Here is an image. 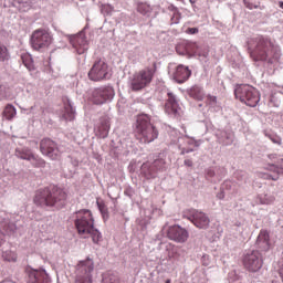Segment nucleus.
Masks as SVG:
<instances>
[{"instance_id":"f257e3e1","label":"nucleus","mask_w":283,"mask_h":283,"mask_svg":"<svg viewBox=\"0 0 283 283\" xmlns=\"http://www.w3.org/2000/svg\"><path fill=\"white\" fill-rule=\"evenodd\" d=\"M248 52L255 62L268 63L273 65L277 63L282 56V49L271 38L264 35H255L248 40Z\"/></svg>"},{"instance_id":"f03ea898","label":"nucleus","mask_w":283,"mask_h":283,"mask_svg":"<svg viewBox=\"0 0 283 283\" xmlns=\"http://www.w3.org/2000/svg\"><path fill=\"white\" fill-rule=\"evenodd\" d=\"M67 200V193L65 190L59 187H50L44 189H39L35 192L33 202L36 207H54L55 209H63Z\"/></svg>"},{"instance_id":"7ed1b4c3","label":"nucleus","mask_w":283,"mask_h":283,"mask_svg":"<svg viewBox=\"0 0 283 283\" xmlns=\"http://www.w3.org/2000/svg\"><path fill=\"white\" fill-rule=\"evenodd\" d=\"M135 136L142 145H149L158 138V128L151 124V117L147 114H142L137 117Z\"/></svg>"},{"instance_id":"20e7f679","label":"nucleus","mask_w":283,"mask_h":283,"mask_svg":"<svg viewBox=\"0 0 283 283\" xmlns=\"http://www.w3.org/2000/svg\"><path fill=\"white\" fill-rule=\"evenodd\" d=\"M72 220L78 235H82V238H88L90 232L94 227V216L92 214V211L88 209L75 211L72 214Z\"/></svg>"},{"instance_id":"39448f33","label":"nucleus","mask_w":283,"mask_h":283,"mask_svg":"<svg viewBox=\"0 0 283 283\" xmlns=\"http://www.w3.org/2000/svg\"><path fill=\"white\" fill-rule=\"evenodd\" d=\"M235 98H238L241 103H244L248 107H258V103H260V92L256 91L255 87L241 84L234 90Z\"/></svg>"},{"instance_id":"423d86ee","label":"nucleus","mask_w":283,"mask_h":283,"mask_svg":"<svg viewBox=\"0 0 283 283\" xmlns=\"http://www.w3.org/2000/svg\"><path fill=\"white\" fill-rule=\"evenodd\" d=\"M92 273H94V260L86 258L80 261L75 270V283H93Z\"/></svg>"},{"instance_id":"0eeeda50","label":"nucleus","mask_w":283,"mask_h":283,"mask_svg":"<svg viewBox=\"0 0 283 283\" xmlns=\"http://www.w3.org/2000/svg\"><path fill=\"white\" fill-rule=\"evenodd\" d=\"M52 45V35L44 29L35 30L31 35V48L36 51L45 50Z\"/></svg>"},{"instance_id":"6e6552de","label":"nucleus","mask_w":283,"mask_h":283,"mask_svg":"<svg viewBox=\"0 0 283 283\" xmlns=\"http://www.w3.org/2000/svg\"><path fill=\"white\" fill-rule=\"evenodd\" d=\"M40 151L42 156H46L50 160H60L63 154L59 144L50 138H43L40 142Z\"/></svg>"},{"instance_id":"1a4fd4ad","label":"nucleus","mask_w":283,"mask_h":283,"mask_svg":"<svg viewBox=\"0 0 283 283\" xmlns=\"http://www.w3.org/2000/svg\"><path fill=\"white\" fill-rule=\"evenodd\" d=\"M153 78L154 70L146 69L134 75L133 80L130 81V90H133V92H140V90H145V87L151 83Z\"/></svg>"},{"instance_id":"9d476101","label":"nucleus","mask_w":283,"mask_h":283,"mask_svg":"<svg viewBox=\"0 0 283 283\" xmlns=\"http://www.w3.org/2000/svg\"><path fill=\"white\" fill-rule=\"evenodd\" d=\"M243 266L250 273H258L262 269V254H260V251H249L243 256Z\"/></svg>"},{"instance_id":"9b49d317","label":"nucleus","mask_w":283,"mask_h":283,"mask_svg":"<svg viewBox=\"0 0 283 283\" xmlns=\"http://www.w3.org/2000/svg\"><path fill=\"white\" fill-rule=\"evenodd\" d=\"M109 76H112L109 74V66L103 60L95 61L88 72V78L91 81H105Z\"/></svg>"},{"instance_id":"f8f14e48","label":"nucleus","mask_w":283,"mask_h":283,"mask_svg":"<svg viewBox=\"0 0 283 283\" xmlns=\"http://www.w3.org/2000/svg\"><path fill=\"white\" fill-rule=\"evenodd\" d=\"M166 94V103L164 106V112L170 118H178L180 116V104L178 103V97L171 91H165Z\"/></svg>"},{"instance_id":"ddd939ff","label":"nucleus","mask_w":283,"mask_h":283,"mask_svg":"<svg viewBox=\"0 0 283 283\" xmlns=\"http://www.w3.org/2000/svg\"><path fill=\"white\" fill-rule=\"evenodd\" d=\"M114 87L112 86H103L99 88H95L92 92V101L94 105H103L104 103H109L114 99L115 96Z\"/></svg>"},{"instance_id":"4468645a","label":"nucleus","mask_w":283,"mask_h":283,"mask_svg":"<svg viewBox=\"0 0 283 283\" xmlns=\"http://www.w3.org/2000/svg\"><path fill=\"white\" fill-rule=\"evenodd\" d=\"M185 218L192 222L197 229H209V224L211 223L209 216L200 210H191Z\"/></svg>"},{"instance_id":"2eb2a0df","label":"nucleus","mask_w":283,"mask_h":283,"mask_svg":"<svg viewBox=\"0 0 283 283\" xmlns=\"http://www.w3.org/2000/svg\"><path fill=\"white\" fill-rule=\"evenodd\" d=\"M25 274L28 283H52L45 270H34L32 266H27Z\"/></svg>"},{"instance_id":"dca6fc26","label":"nucleus","mask_w":283,"mask_h":283,"mask_svg":"<svg viewBox=\"0 0 283 283\" xmlns=\"http://www.w3.org/2000/svg\"><path fill=\"white\" fill-rule=\"evenodd\" d=\"M69 41L77 54H85L86 50L90 49L87 38L83 31L76 35H69Z\"/></svg>"},{"instance_id":"f3484780","label":"nucleus","mask_w":283,"mask_h":283,"mask_svg":"<svg viewBox=\"0 0 283 283\" xmlns=\"http://www.w3.org/2000/svg\"><path fill=\"white\" fill-rule=\"evenodd\" d=\"M167 237L169 238V240L182 244L189 239V232L180 226H172L168 229Z\"/></svg>"},{"instance_id":"a211bd4d","label":"nucleus","mask_w":283,"mask_h":283,"mask_svg":"<svg viewBox=\"0 0 283 283\" xmlns=\"http://www.w3.org/2000/svg\"><path fill=\"white\" fill-rule=\"evenodd\" d=\"M154 161L148 169V178H156L157 171H165L167 169V161H165V154L159 153L154 156Z\"/></svg>"},{"instance_id":"6ab92c4d","label":"nucleus","mask_w":283,"mask_h":283,"mask_svg":"<svg viewBox=\"0 0 283 283\" xmlns=\"http://www.w3.org/2000/svg\"><path fill=\"white\" fill-rule=\"evenodd\" d=\"M216 137L219 145H223L224 147H229V145H233L235 140V134L231 129H219L216 132Z\"/></svg>"},{"instance_id":"aec40b11","label":"nucleus","mask_w":283,"mask_h":283,"mask_svg":"<svg viewBox=\"0 0 283 283\" xmlns=\"http://www.w3.org/2000/svg\"><path fill=\"white\" fill-rule=\"evenodd\" d=\"M172 76L176 83H179V84L186 83V81H189L191 76V70H189V66L179 64L176 67V71Z\"/></svg>"},{"instance_id":"412c9836","label":"nucleus","mask_w":283,"mask_h":283,"mask_svg":"<svg viewBox=\"0 0 283 283\" xmlns=\"http://www.w3.org/2000/svg\"><path fill=\"white\" fill-rule=\"evenodd\" d=\"M256 249L260 251H269L271 249V237L269 235V231L261 230L255 242Z\"/></svg>"},{"instance_id":"4be33fe9","label":"nucleus","mask_w":283,"mask_h":283,"mask_svg":"<svg viewBox=\"0 0 283 283\" xmlns=\"http://www.w3.org/2000/svg\"><path fill=\"white\" fill-rule=\"evenodd\" d=\"M273 175L263 174L264 180H280V176H283V159L279 160V166H272Z\"/></svg>"},{"instance_id":"5701e85b","label":"nucleus","mask_w":283,"mask_h":283,"mask_svg":"<svg viewBox=\"0 0 283 283\" xmlns=\"http://www.w3.org/2000/svg\"><path fill=\"white\" fill-rule=\"evenodd\" d=\"M109 117L104 116L99 118V125L97 127L101 138H107L109 136Z\"/></svg>"},{"instance_id":"b1692460","label":"nucleus","mask_w":283,"mask_h":283,"mask_svg":"<svg viewBox=\"0 0 283 283\" xmlns=\"http://www.w3.org/2000/svg\"><path fill=\"white\" fill-rule=\"evenodd\" d=\"M63 118L65 120H74L76 118V109L72 105V101L66 99L64 102V113H63Z\"/></svg>"},{"instance_id":"393cba45","label":"nucleus","mask_w":283,"mask_h":283,"mask_svg":"<svg viewBox=\"0 0 283 283\" xmlns=\"http://www.w3.org/2000/svg\"><path fill=\"white\" fill-rule=\"evenodd\" d=\"M188 96L190 98H195V101H203L205 98V90H202L199 85H193L192 87L187 90Z\"/></svg>"},{"instance_id":"a878e982","label":"nucleus","mask_w":283,"mask_h":283,"mask_svg":"<svg viewBox=\"0 0 283 283\" xmlns=\"http://www.w3.org/2000/svg\"><path fill=\"white\" fill-rule=\"evenodd\" d=\"M13 8H18L20 12H28V10L32 9V6H34L33 0H13L12 2Z\"/></svg>"},{"instance_id":"bb28decb","label":"nucleus","mask_w":283,"mask_h":283,"mask_svg":"<svg viewBox=\"0 0 283 283\" xmlns=\"http://www.w3.org/2000/svg\"><path fill=\"white\" fill-rule=\"evenodd\" d=\"M33 155L34 154L32 153V150H30V148H17L15 149V156H17V158H20L21 160H28L30 163Z\"/></svg>"},{"instance_id":"cd10ccee","label":"nucleus","mask_w":283,"mask_h":283,"mask_svg":"<svg viewBox=\"0 0 283 283\" xmlns=\"http://www.w3.org/2000/svg\"><path fill=\"white\" fill-rule=\"evenodd\" d=\"M21 61L29 72H34V60L30 53H21Z\"/></svg>"},{"instance_id":"c85d7f7f","label":"nucleus","mask_w":283,"mask_h":283,"mask_svg":"<svg viewBox=\"0 0 283 283\" xmlns=\"http://www.w3.org/2000/svg\"><path fill=\"white\" fill-rule=\"evenodd\" d=\"M168 12H171V21L172 23H180V19H182V13H180V9L174 4H168Z\"/></svg>"},{"instance_id":"c756f323","label":"nucleus","mask_w":283,"mask_h":283,"mask_svg":"<svg viewBox=\"0 0 283 283\" xmlns=\"http://www.w3.org/2000/svg\"><path fill=\"white\" fill-rule=\"evenodd\" d=\"M151 6L146 2H137V12L143 14V17H149L151 14Z\"/></svg>"},{"instance_id":"7c9ffc66","label":"nucleus","mask_w":283,"mask_h":283,"mask_svg":"<svg viewBox=\"0 0 283 283\" xmlns=\"http://www.w3.org/2000/svg\"><path fill=\"white\" fill-rule=\"evenodd\" d=\"M3 116L7 120H12V118L17 116V108L12 104L7 105L3 111Z\"/></svg>"},{"instance_id":"2f4dec72","label":"nucleus","mask_w":283,"mask_h":283,"mask_svg":"<svg viewBox=\"0 0 283 283\" xmlns=\"http://www.w3.org/2000/svg\"><path fill=\"white\" fill-rule=\"evenodd\" d=\"M29 163H31L32 167L42 168V169L45 167V159L35 155H32Z\"/></svg>"},{"instance_id":"473e14b6","label":"nucleus","mask_w":283,"mask_h":283,"mask_svg":"<svg viewBox=\"0 0 283 283\" xmlns=\"http://www.w3.org/2000/svg\"><path fill=\"white\" fill-rule=\"evenodd\" d=\"M88 235H91L94 244H98V242H101L103 240V234L101 233V231H98V229L94 228V226H93L92 230L90 231Z\"/></svg>"},{"instance_id":"72a5a7b5","label":"nucleus","mask_w":283,"mask_h":283,"mask_svg":"<svg viewBox=\"0 0 283 283\" xmlns=\"http://www.w3.org/2000/svg\"><path fill=\"white\" fill-rule=\"evenodd\" d=\"M0 61L3 63L6 61H10V52L8 51V46L0 42Z\"/></svg>"},{"instance_id":"f704fd0d","label":"nucleus","mask_w":283,"mask_h":283,"mask_svg":"<svg viewBox=\"0 0 283 283\" xmlns=\"http://www.w3.org/2000/svg\"><path fill=\"white\" fill-rule=\"evenodd\" d=\"M102 283H120V281L118 280V276L112 273H106L103 275Z\"/></svg>"},{"instance_id":"c9c22d12","label":"nucleus","mask_w":283,"mask_h":283,"mask_svg":"<svg viewBox=\"0 0 283 283\" xmlns=\"http://www.w3.org/2000/svg\"><path fill=\"white\" fill-rule=\"evenodd\" d=\"M2 227L6 233H8L9 235H12V233L17 231V224L11 221H7Z\"/></svg>"},{"instance_id":"e433bc0d","label":"nucleus","mask_w":283,"mask_h":283,"mask_svg":"<svg viewBox=\"0 0 283 283\" xmlns=\"http://www.w3.org/2000/svg\"><path fill=\"white\" fill-rule=\"evenodd\" d=\"M2 258L6 262H17V253L10 250L2 252Z\"/></svg>"},{"instance_id":"4c0bfd02","label":"nucleus","mask_w":283,"mask_h":283,"mask_svg":"<svg viewBox=\"0 0 283 283\" xmlns=\"http://www.w3.org/2000/svg\"><path fill=\"white\" fill-rule=\"evenodd\" d=\"M207 105H210V107H218V97L213 95L207 96Z\"/></svg>"},{"instance_id":"58836bf2","label":"nucleus","mask_w":283,"mask_h":283,"mask_svg":"<svg viewBox=\"0 0 283 283\" xmlns=\"http://www.w3.org/2000/svg\"><path fill=\"white\" fill-rule=\"evenodd\" d=\"M98 209H99L104 220H106V218L109 217L108 211H107V206H105L104 203H98Z\"/></svg>"},{"instance_id":"ea45409f","label":"nucleus","mask_w":283,"mask_h":283,"mask_svg":"<svg viewBox=\"0 0 283 283\" xmlns=\"http://www.w3.org/2000/svg\"><path fill=\"white\" fill-rule=\"evenodd\" d=\"M274 198L271 196H264V197H260V203L261 205H271V202H273Z\"/></svg>"},{"instance_id":"a19ab883","label":"nucleus","mask_w":283,"mask_h":283,"mask_svg":"<svg viewBox=\"0 0 283 283\" xmlns=\"http://www.w3.org/2000/svg\"><path fill=\"white\" fill-rule=\"evenodd\" d=\"M102 12L103 14H105L106 17H112V12H114V8L112 6H104L102 8Z\"/></svg>"},{"instance_id":"79ce46f5","label":"nucleus","mask_w":283,"mask_h":283,"mask_svg":"<svg viewBox=\"0 0 283 283\" xmlns=\"http://www.w3.org/2000/svg\"><path fill=\"white\" fill-rule=\"evenodd\" d=\"M268 137L270 138V140L274 144V145H282V138L280 136L276 135H268Z\"/></svg>"},{"instance_id":"37998d69","label":"nucleus","mask_w":283,"mask_h":283,"mask_svg":"<svg viewBox=\"0 0 283 283\" xmlns=\"http://www.w3.org/2000/svg\"><path fill=\"white\" fill-rule=\"evenodd\" d=\"M243 3L245 6V8H248V10H253L254 9H258V6H254L253 3L247 1V0H243Z\"/></svg>"},{"instance_id":"c03bdc74","label":"nucleus","mask_w":283,"mask_h":283,"mask_svg":"<svg viewBox=\"0 0 283 283\" xmlns=\"http://www.w3.org/2000/svg\"><path fill=\"white\" fill-rule=\"evenodd\" d=\"M198 32H199L198 28H188L186 30L187 34H198Z\"/></svg>"},{"instance_id":"a18cd8bd","label":"nucleus","mask_w":283,"mask_h":283,"mask_svg":"<svg viewBox=\"0 0 283 283\" xmlns=\"http://www.w3.org/2000/svg\"><path fill=\"white\" fill-rule=\"evenodd\" d=\"M191 151H193V148H182L181 156H185V154H191Z\"/></svg>"},{"instance_id":"49530a36","label":"nucleus","mask_w":283,"mask_h":283,"mask_svg":"<svg viewBox=\"0 0 283 283\" xmlns=\"http://www.w3.org/2000/svg\"><path fill=\"white\" fill-rule=\"evenodd\" d=\"M125 196H128V198H132V196H134V190H132L130 188L126 189L124 191Z\"/></svg>"},{"instance_id":"de8ad7c7","label":"nucleus","mask_w":283,"mask_h":283,"mask_svg":"<svg viewBox=\"0 0 283 283\" xmlns=\"http://www.w3.org/2000/svg\"><path fill=\"white\" fill-rule=\"evenodd\" d=\"M184 165H186V167H193V161H191V159H185Z\"/></svg>"},{"instance_id":"09e8293b","label":"nucleus","mask_w":283,"mask_h":283,"mask_svg":"<svg viewBox=\"0 0 283 283\" xmlns=\"http://www.w3.org/2000/svg\"><path fill=\"white\" fill-rule=\"evenodd\" d=\"M1 96H6V86L0 84V98Z\"/></svg>"},{"instance_id":"8fccbe9b","label":"nucleus","mask_w":283,"mask_h":283,"mask_svg":"<svg viewBox=\"0 0 283 283\" xmlns=\"http://www.w3.org/2000/svg\"><path fill=\"white\" fill-rule=\"evenodd\" d=\"M207 176H208L209 178H213V176H216V171H213V169H209V170L207 171Z\"/></svg>"},{"instance_id":"3c124183","label":"nucleus","mask_w":283,"mask_h":283,"mask_svg":"<svg viewBox=\"0 0 283 283\" xmlns=\"http://www.w3.org/2000/svg\"><path fill=\"white\" fill-rule=\"evenodd\" d=\"M202 143H203L202 139H199V140L193 139V145H195V147H200V145H201Z\"/></svg>"},{"instance_id":"603ef678","label":"nucleus","mask_w":283,"mask_h":283,"mask_svg":"<svg viewBox=\"0 0 283 283\" xmlns=\"http://www.w3.org/2000/svg\"><path fill=\"white\" fill-rule=\"evenodd\" d=\"M268 158H270V160H275L277 158L276 154H271L268 156Z\"/></svg>"},{"instance_id":"864d4df0","label":"nucleus","mask_w":283,"mask_h":283,"mask_svg":"<svg viewBox=\"0 0 283 283\" xmlns=\"http://www.w3.org/2000/svg\"><path fill=\"white\" fill-rule=\"evenodd\" d=\"M120 21H127V14L122 13L120 14Z\"/></svg>"},{"instance_id":"5fc2aeb1","label":"nucleus","mask_w":283,"mask_h":283,"mask_svg":"<svg viewBox=\"0 0 283 283\" xmlns=\"http://www.w3.org/2000/svg\"><path fill=\"white\" fill-rule=\"evenodd\" d=\"M217 198H219V200H222V198H224V193L220 192L219 195H217Z\"/></svg>"},{"instance_id":"6e6d98bb","label":"nucleus","mask_w":283,"mask_h":283,"mask_svg":"<svg viewBox=\"0 0 283 283\" xmlns=\"http://www.w3.org/2000/svg\"><path fill=\"white\" fill-rule=\"evenodd\" d=\"M189 1L191 3L192 8H196V0H189Z\"/></svg>"},{"instance_id":"4d7b16f0","label":"nucleus","mask_w":283,"mask_h":283,"mask_svg":"<svg viewBox=\"0 0 283 283\" xmlns=\"http://www.w3.org/2000/svg\"><path fill=\"white\" fill-rule=\"evenodd\" d=\"M279 8H281L283 10V1L279 2Z\"/></svg>"},{"instance_id":"13d9d810","label":"nucleus","mask_w":283,"mask_h":283,"mask_svg":"<svg viewBox=\"0 0 283 283\" xmlns=\"http://www.w3.org/2000/svg\"><path fill=\"white\" fill-rule=\"evenodd\" d=\"M165 283H171V279L166 280Z\"/></svg>"},{"instance_id":"bf43d9fd","label":"nucleus","mask_w":283,"mask_h":283,"mask_svg":"<svg viewBox=\"0 0 283 283\" xmlns=\"http://www.w3.org/2000/svg\"><path fill=\"white\" fill-rule=\"evenodd\" d=\"M189 145H193V138H191V140L189 142Z\"/></svg>"},{"instance_id":"052dcab7","label":"nucleus","mask_w":283,"mask_h":283,"mask_svg":"<svg viewBox=\"0 0 283 283\" xmlns=\"http://www.w3.org/2000/svg\"><path fill=\"white\" fill-rule=\"evenodd\" d=\"M167 251H169V249H171V245H166Z\"/></svg>"},{"instance_id":"680f3d73","label":"nucleus","mask_w":283,"mask_h":283,"mask_svg":"<svg viewBox=\"0 0 283 283\" xmlns=\"http://www.w3.org/2000/svg\"><path fill=\"white\" fill-rule=\"evenodd\" d=\"M32 109H34V106H31V107H30V111H32Z\"/></svg>"},{"instance_id":"e2e57ef3","label":"nucleus","mask_w":283,"mask_h":283,"mask_svg":"<svg viewBox=\"0 0 283 283\" xmlns=\"http://www.w3.org/2000/svg\"><path fill=\"white\" fill-rule=\"evenodd\" d=\"M172 253H176V249L172 248Z\"/></svg>"},{"instance_id":"0e129e2a","label":"nucleus","mask_w":283,"mask_h":283,"mask_svg":"<svg viewBox=\"0 0 283 283\" xmlns=\"http://www.w3.org/2000/svg\"><path fill=\"white\" fill-rule=\"evenodd\" d=\"M145 167H147V165L144 164L143 169H145Z\"/></svg>"},{"instance_id":"69168bd1","label":"nucleus","mask_w":283,"mask_h":283,"mask_svg":"<svg viewBox=\"0 0 283 283\" xmlns=\"http://www.w3.org/2000/svg\"><path fill=\"white\" fill-rule=\"evenodd\" d=\"M168 258H171V254H170V253L168 254Z\"/></svg>"},{"instance_id":"338daca9","label":"nucleus","mask_w":283,"mask_h":283,"mask_svg":"<svg viewBox=\"0 0 283 283\" xmlns=\"http://www.w3.org/2000/svg\"><path fill=\"white\" fill-rule=\"evenodd\" d=\"M3 0H0V3H2Z\"/></svg>"},{"instance_id":"774afa93","label":"nucleus","mask_w":283,"mask_h":283,"mask_svg":"<svg viewBox=\"0 0 283 283\" xmlns=\"http://www.w3.org/2000/svg\"><path fill=\"white\" fill-rule=\"evenodd\" d=\"M178 1H184V0H178Z\"/></svg>"}]
</instances>
